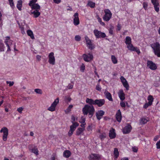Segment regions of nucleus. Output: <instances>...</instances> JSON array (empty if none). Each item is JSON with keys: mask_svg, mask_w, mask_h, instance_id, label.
<instances>
[{"mask_svg": "<svg viewBox=\"0 0 160 160\" xmlns=\"http://www.w3.org/2000/svg\"><path fill=\"white\" fill-rule=\"evenodd\" d=\"M82 112L84 115H87L88 113L89 117L91 118L94 114L95 109L93 105L86 104L82 108Z\"/></svg>", "mask_w": 160, "mask_h": 160, "instance_id": "obj_1", "label": "nucleus"}, {"mask_svg": "<svg viewBox=\"0 0 160 160\" xmlns=\"http://www.w3.org/2000/svg\"><path fill=\"white\" fill-rule=\"evenodd\" d=\"M0 132L2 133V139L4 141H7L8 134V130L6 127H3L0 130Z\"/></svg>", "mask_w": 160, "mask_h": 160, "instance_id": "obj_2", "label": "nucleus"}, {"mask_svg": "<svg viewBox=\"0 0 160 160\" xmlns=\"http://www.w3.org/2000/svg\"><path fill=\"white\" fill-rule=\"evenodd\" d=\"M105 15L103 17V20L107 22L109 21L111 18L112 13L109 9H105L104 10Z\"/></svg>", "mask_w": 160, "mask_h": 160, "instance_id": "obj_3", "label": "nucleus"}, {"mask_svg": "<svg viewBox=\"0 0 160 160\" xmlns=\"http://www.w3.org/2000/svg\"><path fill=\"white\" fill-rule=\"evenodd\" d=\"M59 101L58 98L56 99L54 102L51 104L50 107L48 108V110L51 112L55 111L56 106L59 103Z\"/></svg>", "mask_w": 160, "mask_h": 160, "instance_id": "obj_4", "label": "nucleus"}, {"mask_svg": "<svg viewBox=\"0 0 160 160\" xmlns=\"http://www.w3.org/2000/svg\"><path fill=\"white\" fill-rule=\"evenodd\" d=\"M93 33L96 38H104L106 37L105 33L96 29L94 30Z\"/></svg>", "mask_w": 160, "mask_h": 160, "instance_id": "obj_5", "label": "nucleus"}, {"mask_svg": "<svg viewBox=\"0 0 160 160\" xmlns=\"http://www.w3.org/2000/svg\"><path fill=\"white\" fill-rule=\"evenodd\" d=\"M49 63L52 65H54L55 63V59L53 52H50L48 56Z\"/></svg>", "mask_w": 160, "mask_h": 160, "instance_id": "obj_6", "label": "nucleus"}, {"mask_svg": "<svg viewBox=\"0 0 160 160\" xmlns=\"http://www.w3.org/2000/svg\"><path fill=\"white\" fill-rule=\"evenodd\" d=\"M83 60L86 62H89L92 61L93 58L92 54L90 53L88 54H84L82 55Z\"/></svg>", "mask_w": 160, "mask_h": 160, "instance_id": "obj_7", "label": "nucleus"}, {"mask_svg": "<svg viewBox=\"0 0 160 160\" xmlns=\"http://www.w3.org/2000/svg\"><path fill=\"white\" fill-rule=\"evenodd\" d=\"M89 160H100L101 156L96 153H92L89 155L88 157Z\"/></svg>", "mask_w": 160, "mask_h": 160, "instance_id": "obj_8", "label": "nucleus"}, {"mask_svg": "<svg viewBox=\"0 0 160 160\" xmlns=\"http://www.w3.org/2000/svg\"><path fill=\"white\" fill-rule=\"evenodd\" d=\"M6 39L5 40L4 42L8 47L7 52H9L11 51L10 44H12V41L10 39V38L9 37H6Z\"/></svg>", "mask_w": 160, "mask_h": 160, "instance_id": "obj_9", "label": "nucleus"}, {"mask_svg": "<svg viewBox=\"0 0 160 160\" xmlns=\"http://www.w3.org/2000/svg\"><path fill=\"white\" fill-rule=\"evenodd\" d=\"M152 3L154 6L155 11L158 12L159 10L160 5L158 0H151Z\"/></svg>", "mask_w": 160, "mask_h": 160, "instance_id": "obj_10", "label": "nucleus"}, {"mask_svg": "<svg viewBox=\"0 0 160 160\" xmlns=\"http://www.w3.org/2000/svg\"><path fill=\"white\" fill-rule=\"evenodd\" d=\"M78 127V125L76 123H75L70 126V130L68 132V135L69 137H71L74 131Z\"/></svg>", "mask_w": 160, "mask_h": 160, "instance_id": "obj_11", "label": "nucleus"}, {"mask_svg": "<svg viewBox=\"0 0 160 160\" xmlns=\"http://www.w3.org/2000/svg\"><path fill=\"white\" fill-rule=\"evenodd\" d=\"M147 64L148 67L152 70H155L157 68V66L156 64L151 61L148 60Z\"/></svg>", "mask_w": 160, "mask_h": 160, "instance_id": "obj_12", "label": "nucleus"}, {"mask_svg": "<svg viewBox=\"0 0 160 160\" xmlns=\"http://www.w3.org/2000/svg\"><path fill=\"white\" fill-rule=\"evenodd\" d=\"M29 150L32 152H33L36 156L39 154L38 151L36 146H34L33 147V145L31 144L29 146Z\"/></svg>", "mask_w": 160, "mask_h": 160, "instance_id": "obj_13", "label": "nucleus"}, {"mask_svg": "<svg viewBox=\"0 0 160 160\" xmlns=\"http://www.w3.org/2000/svg\"><path fill=\"white\" fill-rule=\"evenodd\" d=\"M127 48L128 50L131 51L136 52L138 54L140 53L139 49L137 47H134L132 43L128 45L127 46Z\"/></svg>", "mask_w": 160, "mask_h": 160, "instance_id": "obj_14", "label": "nucleus"}, {"mask_svg": "<svg viewBox=\"0 0 160 160\" xmlns=\"http://www.w3.org/2000/svg\"><path fill=\"white\" fill-rule=\"evenodd\" d=\"M28 5L31 7L32 10L39 11L40 9V6L38 3L28 4Z\"/></svg>", "mask_w": 160, "mask_h": 160, "instance_id": "obj_15", "label": "nucleus"}, {"mask_svg": "<svg viewBox=\"0 0 160 160\" xmlns=\"http://www.w3.org/2000/svg\"><path fill=\"white\" fill-rule=\"evenodd\" d=\"M105 101L104 99H99L95 100V105L99 107H101L105 104Z\"/></svg>", "mask_w": 160, "mask_h": 160, "instance_id": "obj_16", "label": "nucleus"}, {"mask_svg": "<svg viewBox=\"0 0 160 160\" xmlns=\"http://www.w3.org/2000/svg\"><path fill=\"white\" fill-rule=\"evenodd\" d=\"M73 23L75 25L77 26L79 24V20L78 17V14L75 13L74 16Z\"/></svg>", "mask_w": 160, "mask_h": 160, "instance_id": "obj_17", "label": "nucleus"}, {"mask_svg": "<svg viewBox=\"0 0 160 160\" xmlns=\"http://www.w3.org/2000/svg\"><path fill=\"white\" fill-rule=\"evenodd\" d=\"M132 127L130 124H128V125L126 126L123 129V132L124 134H127L129 133Z\"/></svg>", "mask_w": 160, "mask_h": 160, "instance_id": "obj_18", "label": "nucleus"}, {"mask_svg": "<svg viewBox=\"0 0 160 160\" xmlns=\"http://www.w3.org/2000/svg\"><path fill=\"white\" fill-rule=\"evenodd\" d=\"M104 112L102 110L98 111L96 113V116L97 119L99 120L104 114Z\"/></svg>", "mask_w": 160, "mask_h": 160, "instance_id": "obj_19", "label": "nucleus"}, {"mask_svg": "<svg viewBox=\"0 0 160 160\" xmlns=\"http://www.w3.org/2000/svg\"><path fill=\"white\" fill-rule=\"evenodd\" d=\"M150 46L153 51L160 49V44L158 42L154 43L151 44Z\"/></svg>", "mask_w": 160, "mask_h": 160, "instance_id": "obj_20", "label": "nucleus"}, {"mask_svg": "<svg viewBox=\"0 0 160 160\" xmlns=\"http://www.w3.org/2000/svg\"><path fill=\"white\" fill-rule=\"evenodd\" d=\"M118 95L121 101H123L125 99V95L123 90L121 89L118 92Z\"/></svg>", "mask_w": 160, "mask_h": 160, "instance_id": "obj_21", "label": "nucleus"}, {"mask_svg": "<svg viewBox=\"0 0 160 160\" xmlns=\"http://www.w3.org/2000/svg\"><path fill=\"white\" fill-rule=\"evenodd\" d=\"M116 118L117 121L120 122L121 121L122 118L121 113L120 110H118L116 114Z\"/></svg>", "mask_w": 160, "mask_h": 160, "instance_id": "obj_22", "label": "nucleus"}, {"mask_svg": "<svg viewBox=\"0 0 160 160\" xmlns=\"http://www.w3.org/2000/svg\"><path fill=\"white\" fill-rule=\"evenodd\" d=\"M104 94L106 98L110 101H113V99L111 94L106 90L104 92Z\"/></svg>", "mask_w": 160, "mask_h": 160, "instance_id": "obj_23", "label": "nucleus"}, {"mask_svg": "<svg viewBox=\"0 0 160 160\" xmlns=\"http://www.w3.org/2000/svg\"><path fill=\"white\" fill-rule=\"evenodd\" d=\"M115 130L114 129L112 128L110 130L109 132V137L111 139H113L116 137V133L115 132Z\"/></svg>", "mask_w": 160, "mask_h": 160, "instance_id": "obj_24", "label": "nucleus"}, {"mask_svg": "<svg viewBox=\"0 0 160 160\" xmlns=\"http://www.w3.org/2000/svg\"><path fill=\"white\" fill-rule=\"evenodd\" d=\"M31 14L33 15V17L34 18H37L40 15L41 13L39 11L34 10L31 12Z\"/></svg>", "mask_w": 160, "mask_h": 160, "instance_id": "obj_25", "label": "nucleus"}, {"mask_svg": "<svg viewBox=\"0 0 160 160\" xmlns=\"http://www.w3.org/2000/svg\"><path fill=\"white\" fill-rule=\"evenodd\" d=\"M86 102L87 103L89 104V105H95V100H94L93 99L91 98H87L86 99Z\"/></svg>", "mask_w": 160, "mask_h": 160, "instance_id": "obj_26", "label": "nucleus"}, {"mask_svg": "<svg viewBox=\"0 0 160 160\" xmlns=\"http://www.w3.org/2000/svg\"><path fill=\"white\" fill-rule=\"evenodd\" d=\"M148 121V118L142 117L140 120V123L141 124H144Z\"/></svg>", "mask_w": 160, "mask_h": 160, "instance_id": "obj_27", "label": "nucleus"}, {"mask_svg": "<svg viewBox=\"0 0 160 160\" xmlns=\"http://www.w3.org/2000/svg\"><path fill=\"white\" fill-rule=\"evenodd\" d=\"M84 129V128H78L76 131V135L79 136L82 134Z\"/></svg>", "mask_w": 160, "mask_h": 160, "instance_id": "obj_28", "label": "nucleus"}, {"mask_svg": "<svg viewBox=\"0 0 160 160\" xmlns=\"http://www.w3.org/2000/svg\"><path fill=\"white\" fill-rule=\"evenodd\" d=\"M70 152L68 150L64 151L63 153V156L66 158H68L71 156Z\"/></svg>", "mask_w": 160, "mask_h": 160, "instance_id": "obj_29", "label": "nucleus"}, {"mask_svg": "<svg viewBox=\"0 0 160 160\" xmlns=\"http://www.w3.org/2000/svg\"><path fill=\"white\" fill-rule=\"evenodd\" d=\"M27 33L28 35L30 36L32 39H35L33 32L31 30H28L27 31Z\"/></svg>", "mask_w": 160, "mask_h": 160, "instance_id": "obj_30", "label": "nucleus"}, {"mask_svg": "<svg viewBox=\"0 0 160 160\" xmlns=\"http://www.w3.org/2000/svg\"><path fill=\"white\" fill-rule=\"evenodd\" d=\"M114 159H117L119 155L118 149L117 148H115L114 149Z\"/></svg>", "mask_w": 160, "mask_h": 160, "instance_id": "obj_31", "label": "nucleus"}, {"mask_svg": "<svg viewBox=\"0 0 160 160\" xmlns=\"http://www.w3.org/2000/svg\"><path fill=\"white\" fill-rule=\"evenodd\" d=\"M5 46L3 43L2 41L0 40V52H3L4 51Z\"/></svg>", "mask_w": 160, "mask_h": 160, "instance_id": "obj_32", "label": "nucleus"}, {"mask_svg": "<svg viewBox=\"0 0 160 160\" xmlns=\"http://www.w3.org/2000/svg\"><path fill=\"white\" fill-rule=\"evenodd\" d=\"M22 1L21 0H19L18 1L17 4V7L20 11H21L22 10L21 8L22 7Z\"/></svg>", "mask_w": 160, "mask_h": 160, "instance_id": "obj_33", "label": "nucleus"}, {"mask_svg": "<svg viewBox=\"0 0 160 160\" xmlns=\"http://www.w3.org/2000/svg\"><path fill=\"white\" fill-rule=\"evenodd\" d=\"M87 6L92 8H93L95 7V3L89 0L88 2Z\"/></svg>", "mask_w": 160, "mask_h": 160, "instance_id": "obj_34", "label": "nucleus"}, {"mask_svg": "<svg viewBox=\"0 0 160 160\" xmlns=\"http://www.w3.org/2000/svg\"><path fill=\"white\" fill-rule=\"evenodd\" d=\"M125 42L127 45L131 44L132 41L131 38L129 36L126 37Z\"/></svg>", "mask_w": 160, "mask_h": 160, "instance_id": "obj_35", "label": "nucleus"}, {"mask_svg": "<svg viewBox=\"0 0 160 160\" xmlns=\"http://www.w3.org/2000/svg\"><path fill=\"white\" fill-rule=\"evenodd\" d=\"M153 99V98L152 95H149L148 97V102L149 105H152Z\"/></svg>", "mask_w": 160, "mask_h": 160, "instance_id": "obj_36", "label": "nucleus"}, {"mask_svg": "<svg viewBox=\"0 0 160 160\" xmlns=\"http://www.w3.org/2000/svg\"><path fill=\"white\" fill-rule=\"evenodd\" d=\"M111 59L112 62L114 64H116L118 62V60L116 58L114 55H112Z\"/></svg>", "mask_w": 160, "mask_h": 160, "instance_id": "obj_37", "label": "nucleus"}, {"mask_svg": "<svg viewBox=\"0 0 160 160\" xmlns=\"http://www.w3.org/2000/svg\"><path fill=\"white\" fill-rule=\"evenodd\" d=\"M73 107V105H69L68 108L65 110V112L66 114H68L71 110V109Z\"/></svg>", "mask_w": 160, "mask_h": 160, "instance_id": "obj_38", "label": "nucleus"}, {"mask_svg": "<svg viewBox=\"0 0 160 160\" xmlns=\"http://www.w3.org/2000/svg\"><path fill=\"white\" fill-rule=\"evenodd\" d=\"M154 54L158 57H160V49L153 51Z\"/></svg>", "mask_w": 160, "mask_h": 160, "instance_id": "obj_39", "label": "nucleus"}, {"mask_svg": "<svg viewBox=\"0 0 160 160\" xmlns=\"http://www.w3.org/2000/svg\"><path fill=\"white\" fill-rule=\"evenodd\" d=\"M76 121V118L73 115L71 117V122L72 123V125H73L75 123H76L78 124V126L79 125V124L77 122H75Z\"/></svg>", "mask_w": 160, "mask_h": 160, "instance_id": "obj_40", "label": "nucleus"}, {"mask_svg": "<svg viewBox=\"0 0 160 160\" xmlns=\"http://www.w3.org/2000/svg\"><path fill=\"white\" fill-rule=\"evenodd\" d=\"M85 38L86 42L87 45H89L92 43L91 40L89 39L88 37L86 36L85 37Z\"/></svg>", "mask_w": 160, "mask_h": 160, "instance_id": "obj_41", "label": "nucleus"}, {"mask_svg": "<svg viewBox=\"0 0 160 160\" xmlns=\"http://www.w3.org/2000/svg\"><path fill=\"white\" fill-rule=\"evenodd\" d=\"M122 84L127 90H128L129 89V85L127 81L122 83Z\"/></svg>", "mask_w": 160, "mask_h": 160, "instance_id": "obj_42", "label": "nucleus"}, {"mask_svg": "<svg viewBox=\"0 0 160 160\" xmlns=\"http://www.w3.org/2000/svg\"><path fill=\"white\" fill-rule=\"evenodd\" d=\"M65 100L66 102L68 103L70 102L71 100V98L69 96H65Z\"/></svg>", "mask_w": 160, "mask_h": 160, "instance_id": "obj_43", "label": "nucleus"}, {"mask_svg": "<svg viewBox=\"0 0 160 160\" xmlns=\"http://www.w3.org/2000/svg\"><path fill=\"white\" fill-rule=\"evenodd\" d=\"M96 89L98 91H101L102 89V88L100 85V83L99 82L96 85Z\"/></svg>", "mask_w": 160, "mask_h": 160, "instance_id": "obj_44", "label": "nucleus"}, {"mask_svg": "<svg viewBox=\"0 0 160 160\" xmlns=\"http://www.w3.org/2000/svg\"><path fill=\"white\" fill-rule=\"evenodd\" d=\"M143 7L145 10H146L147 9L148 6V3L147 2H143L142 3Z\"/></svg>", "mask_w": 160, "mask_h": 160, "instance_id": "obj_45", "label": "nucleus"}, {"mask_svg": "<svg viewBox=\"0 0 160 160\" xmlns=\"http://www.w3.org/2000/svg\"><path fill=\"white\" fill-rule=\"evenodd\" d=\"M106 138V134L105 133H102L99 136L100 138L103 140Z\"/></svg>", "mask_w": 160, "mask_h": 160, "instance_id": "obj_46", "label": "nucleus"}, {"mask_svg": "<svg viewBox=\"0 0 160 160\" xmlns=\"http://www.w3.org/2000/svg\"><path fill=\"white\" fill-rule=\"evenodd\" d=\"M34 91L37 93L42 94V90L40 89H36L34 90Z\"/></svg>", "mask_w": 160, "mask_h": 160, "instance_id": "obj_47", "label": "nucleus"}, {"mask_svg": "<svg viewBox=\"0 0 160 160\" xmlns=\"http://www.w3.org/2000/svg\"><path fill=\"white\" fill-rule=\"evenodd\" d=\"M87 46L91 50H92L95 48L94 45L92 44V43L89 45H87Z\"/></svg>", "mask_w": 160, "mask_h": 160, "instance_id": "obj_48", "label": "nucleus"}, {"mask_svg": "<svg viewBox=\"0 0 160 160\" xmlns=\"http://www.w3.org/2000/svg\"><path fill=\"white\" fill-rule=\"evenodd\" d=\"M113 27H111L109 30V34L110 35H114V33H113Z\"/></svg>", "mask_w": 160, "mask_h": 160, "instance_id": "obj_49", "label": "nucleus"}, {"mask_svg": "<svg viewBox=\"0 0 160 160\" xmlns=\"http://www.w3.org/2000/svg\"><path fill=\"white\" fill-rule=\"evenodd\" d=\"M75 39L77 41H79L81 40V37L79 35H76L75 37Z\"/></svg>", "mask_w": 160, "mask_h": 160, "instance_id": "obj_50", "label": "nucleus"}, {"mask_svg": "<svg viewBox=\"0 0 160 160\" xmlns=\"http://www.w3.org/2000/svg\"><path fill=\"white\" fill-rule=\"evenodd\" d=\"M79 122L81 123H86L85 122V118L83 117H82L81 118Z\"/></svg>", "mask_w": 160, "mask_h": 160, "instance_id": "obj_51", "label": "nucleus"}, {"mask_svg": "<svg viewBox=\"0 0 160 160\" xmlns=\"http://www.w3.org/2000/svg\"><path fill=\"white\" fill-rule=\"evenodd\" d=\"M6 83L7 84H9V86L10 87H11L12 86H13L14 84V82H11V81H6Z\"/></svg>", "mask_w": 160, "mask_h": 160, "instance_id": "obj_52", "label": "nucleus"}, {"mask_svg": "<svg viewBox=\"0 0 160 160\" xmlns=\"http://www.w3.org/2000/svg\"><path fill=\"white\" fill-rule=\"evenodd\" d=\"M120 79L122 83H124L125 82H127V81L126 80V79L124 78V77L123 76L121 77L120 78Z\"/></svg>", "mask_w": 160, "mask_h": 160, "instance_id": "obj_53", "label": "nucleus"}, {"mask_svg": "<svg viewBox=\"0 0 160 160\" xmlns=\"http://www.w3.org/2000/svg\"><path fill=\"white\" fill-rule=\"evenodd\" d=\"M85 69V66L84 64H82L80 67V70L82 72H83Z\"/></svg>", "mask_w": 160, "mask_h": 160, "instance_id": "obj_54", "label": "nucleus"}, {"mask_svg": "<svg viewBox=\"0 0 160 160\" xmlns=\"http://www.w3.org/2000/svg\"><path fill=\"white\" fill-rule=\"evenodd\" d=\"M120 105L122 108H125L126 107L125 103L123 101H122L120 102Z\"/></svg>", "mask_w": 160, "mask_h": 160, "instance_id": "obj_55", "label": "nucleus"}, {"mask_svg": "<svg viewBox=\"0 0 160 160\" xmlns=\"http://www.w3.org/2000/svg\"><path fill=\"white\" fill-rule=\"evenodd\" d=\"M149 105V103H146L143 106V108H144L146 109L149 106L151 105Z\"/></svg>", "mask_w": 160, "mask_h": 160, "instance_id": "obj_56", "label": "nucleus"}, {"mask_svg": "<svg viewBox=\"0 0 160 160\" xmlns=\"http://www.w3.org/2000/svg\"><path fill=\"white\" fill-rule=\"evenodd\" d=\"M9 2L10 5L11 7L12 8H13V7L14 6V3L13 2V0H8Z\"/></svg>", "mask_w": 160, "mask_h": 160, "instance_id": "obj_57", "label": "nucleus"}, {"mask_svg": "<svg viewBox=\"0 0 160 160\" xmlns=\"http://www.w3.org/2000/svg\"><path fill=\"white\" fill-rule=\"evenodd\" d=\"M23 108L22 107H19V108H18L17 109V111L19 113H22V111L23 110Z\"/></svg>", "mask_w": 160, "mask_h": 160, "instance_id": "obj_58", "label": "nucleus"}, {"mask_svg": "<svg viewBox=\"0 0 160 160\" xmlns=\"http://www.w3.org/2000/svg\"><path fill=\"white\" fill-rule=\"evenodd\" d=\"M156 145L157 149L160 148V140L157 142Z\"/></svg>", "mask_w": 160, "mask_h": 160, "instance_id": "obj_59", "label": "nucleus"}, {"mask_svg": "<svg viewBox=\"0 0 160 160\" xmlns=\"http://www.w3.org/2000/svg\"><path fill=\"white\" fill-rule=\"evenodd\" d=\"M73 88V85L71 84H69L67 87V88L69 89H72Z\"/></svg>", "mask_w": 160, "mask_h": 160, "instance_id": "obj_60", "label": "nucleus"}, {"mask_svg": "<svg viewBox=\"0 0 160 160\" xmlns=\"http://www.w3.org/2000/svg\"><path fill=\"white\" fill-rule=\"evenodd\" d=\"M38 0H31L30 1L28 4L35 3Z\"/></svg>", "mask_w": 160, "mask_h": 160, "instance_id": "obj_61", "label": "nucleus"}, {"mask_svg": "<svg viewBox=\"0 0 160 160\" xmlns=\"http://www.w3.org/2000/svg\"><path fill=\"white\" fill-rule=\"evenodd\" d=\"M132 151L135 152H137L138 151V149L136 147H133L132 148Z\"/></svg>", "mask_w": 160, "mask_h": 160, "instance_id": "obj_62", "label": "nucleus"}, {"mask_svg": "<svg viewBox=\"0 0 160 160\" xmlns=\"http://www.w3.org/2000/svg\"><path fill=\"white\" fill-rule=\"evenodd\" d=\"M121 28V26L120 24H118L117 26V30L118 31H120Z\"/></svg>", "mask_w": 160, "mask_h": 160, "instance_id": "obj_63", "label": "nucleus"}, {"mask_svg": "<svg viewBox=\"0 0 160 160\" xmlns=\"http://www.w3.org/2000/svg\"><path fill=\"white\" fill-rule=\"evenodd\" d=\"M56 156V155L54 154H53L51 158V160H55V157Z\"/></svg>", "mask_w": 160, "mask_h": 160, "instance_id": "obj_64", "label": "nucleus"}]
</instances>
